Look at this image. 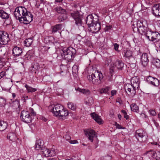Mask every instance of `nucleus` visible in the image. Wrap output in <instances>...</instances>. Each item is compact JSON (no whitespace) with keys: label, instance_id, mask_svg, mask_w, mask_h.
Segmentation results:
<instances>
[{"label":"nucleus","instance_id":"nucleus-1","mask_svg":"<svg viewBox=\"0 0 160 160\" xmlns=\"http://www.w3.org/2000/svg\"><path fill=\"white\" fill-rule=\"evenodd\" d=\"M61 55L62 58L68 62L73 60L76 55V50L72 47L64 48L62 51Z\"/></svg>","mask_w":160,"mask_h":160},{"label":"nucleus","instance_id":"nucleus-2","mask_svg":"<svg viewBox=\"0 0 160 160\" xmlns=\"http://www.w3.org/2000/svg\"><path fill=\"white\" fill-rule=\"evenodd\" d=\"M12 51V55L8 57V60L11 59L17 62L19 61L20 59L22 58L23 52L21 47L15 46Z\"/></svg>","mask_w":160,"mask_h":160},{"label":"nucleus","instance_id":"nucleus-3","mask_svg":"<svg viewBox=\"0 0 160 160\" xmlns=\"http://www.w3.org/2000/svg\"><path fill=\"white\" fill-rule=\"evenodd\" d=\"M70 17L75 21V24L77 26H82L83 24L82 19L83 15L78 11H72L70 13Z\"/></svg>","mask_w":160,"mask_h":160},{"label":"nucleus","instance_id":"nucleus-4","mask_svg":"<svg viewBox=\"0 0 160 160\" xmlns=\"http://www.w3.org/2000/svg\"><path fill=\"white\" fill-rule=\"evenodd\" d=\"M24 12L25 13H23L22 15V19L20 20V22L21 23H23L26 24H27L31 22L33 19V15L31 13L27 11V9Z\"/></svg>","mask_w":160,"mask_h":160},{"label":"nucleus","instance_id":"nucleus-5","mask_svg":"<svg viewBox=\"0 0 160 160\" xmlns=\"http://www.w3.org/2000/svg\"><path fill=\"white\" fill-rule=\"evenodd\" d=\"M96 20L95 22L92 25H91L88 28L89 31L93 33H95L98 32L101 29L100 23L98 21V18H95Z\"/></svg>","mask_w":160,"mask_h":160},{"label":"nucleus","instance_id":"nucleus-6","mask_svg":"<svg viewBox=\"0 0 160 160\" xmlns=\"http://www.w3.org/2000/svg\"><path fill=\"white\" fill-rule=\"evenodd\" d=\"M20 119L22 121L27 123H29L32 121V118L30 113L27 111L23 110L21 112Z\"/></svg>","mask_w":160,"mask_h":160},{"label":"nucleus","instance_id":"nucleus-7","mask_svg":"<svg viewBox=\"0 0 160 160\" xmlns=\"http://www.w3.org/2000/svg\"><path fill=\"white\" fill-rule=\"evenodd\" d=\"M42 154L43 156L45 157H52L55 155L57 152V150L53 148L49 149L46 148H42L41 149Z\"/></svg>","mask_w":160,"mask_h":160},{"label":"nucleus","instance_id":"nucleus-8","mask_svg":"<svg viewBox=\"0 0 160 160\" xmlns=\"http://www.w3.org/2000/svg\"><path fill=\"white\" fill-rule=\"evenodd\" d=\"M9 41L8 34L6 32L0 31V43L2 45H6Z\"/></svg>","mask_w":160,"mask_h":160},{"label":"nucleus","instance_id":"nucleus-9","mask_svg":"<svg viewBox=\"0 0 160 160\" xmlns=\"http://www.w3.org/2000/svg\"><path fill=\"white\" fill-rule=\"evenodd\" d=\"M124 65V64L122 62L117 59L115 61L113 62L111 64V71H112L113 72L115 67H117L118 69L122 70L123 67Z\"/></svg>","mask_w":160,"mask_h":160},{"label":"nucleus","instance_id":"nucleus-10","mask_svg":"<svg viewBox=\"0 0 160 160\" xmlns=\"http://www.w3.org/2000/svg\"><path fill=\"white\" fill-rule=\"evenodd\" d=\"M135 136L138 140H139V138L142 139L141 140L142 142L145 141L147 137L146 132L142 129L137 130L136 132Z\"/></svg>","mask_w":160,"mask_h":160},{"label":"nucleus","instance_id":"nucleus-11","mask_svg":"<svg viewBox=\"0 0 160 160\" xmlns=\"http://www.w3.org/2000/svg\"><path fill=\"white\" fill-rule=\"evenodd\" d=\"M137 26L138 28V32L142 35H144L148 29L144 25L143 22L141 21H138Z\"/></svg>","mask_w":160,"mask_h":160},{"label":"nucleus","instance_id":"nucleus-12","mask_svg":"<svg viewBox=\"0 0 160 160\" xmlns=\"http://www.w3.org/2000/svg\"><path fill=\"white\" fill-rule=\"evenodd\" d=\"M63 109V107L60 104H56L54 106V108H53L50 111L52 112L54 115L58 116L59 113L62 109Z\"/></svg>","mask_w":160,"mask_h":160},{"label":"nucleus","instance_id":"nucleus-13","mask_svg":"<svg viewBox=\"0 0 160 160\" xmlns=\"http://www.w3.org/2000/svg\"><path fill=\"white\" fill-rule=\"evenodd\" d=\"M152 12L153 15L156 16H160V4H157L154 5L152 8Z\"/></svg>","mask_w":160,"mask_h":160},{"label":"nucleus","instance_id":"nucleus-14","mask_svg":"<svg viewBox=\"0 0 160 160\" xmlns=\"http://www.w3.org/2000/svg\"><path fill=\"white\" fill-rule=\"evenodd\" d=\"M95 21L96 20L94 19V16L92 14L88 15L85 19V22L86 24L88 25V28L92 25Z\"/></svg>","mask_w":160,"mask_h":160},{"label":"nucleus","instance_id":"nucleus-15","mask_svg":"<svg viewBox=\"0 0 160 160\" xmlns=\"http://www.w3.org/2000/svg\"><path fill=\"white\" fill-rule=\"evenodd\" d=\"M26 8L22 6L17 7L14 12V14L15 17H18L20 15V12L22 14L25 13L24 12H26Z\"/></svg>","mask_w":160,"mask_h":160},{"label":"nucleus","instance_id":"nucleus-16","mask_svg":"<svg viewBox=\"0 0 160 160\" xmlns=\"http://www.w3.org/2000/svg\"><path fill=\"white\" fill-rule=\"evenodd\" d=\"M141 62L142 65L144 67L146 66L149 62L148 54L146 53L143 54L141 57Z\"/></svg>","mask_w":160,"mask_h":160},{"label":"nucleus","instance_id":"nucleus-17","mask_svg":"<svg viewBox=\"0 0 160 160\" xmlns=\"http://www.w3.org/2000/svg\"><path fill=\"white\" fill-rule=\"evenodd\" d=\"M69 113L68 111L63 108V109H62V110H61L59 113L58 116L62 120H64L67 118L66 117L68 116Z\"/></svg>","mask_w":160,"mask_h":160},{"label":"nucleus","instance_id":"nucleus-18","mask_svg":"<svg viewBox=\"0 0 160 160\" xmlns=\"http://www.w3.org/2000/svg\"><path fill=\"white\" fill-rule=\"evenodd\" d=\"M96 74L93 73L90 75L88 76L87 78L90 82H91L93 84L98 85L97 77H96Z\"/></svg>","mask_w":160,"mask_h":160},{"label":"nucleus","instance_id":"nucleus-19","mask_svg":"<svg viewBox=\"0 0 160 160\" xmlns=\"http://www.w3.org/2000/svg\"><path fill=\"white\" fill-rule=\"evenodd\" d=\"M151 41L154 42H158L160 40V34L157 32H153Z\"/></svg>","mask_w":160,"mask_h":160},{"label":"nucleus","instance_id":"nucleus-20","mask_svg":"<svg viewBox=\"0 0 160 160\" xmlns=\"http://www.w3.org/2000/svg\"><path fill=\"white\" fill-rule=\"evenodd\" d=\"M91 116L96 122L98 123L101 124L102 123L101 117L95 112L91 113Z\"/></svg>","mask_w":160,"mask_h":160},{"label":"nucleus","instance_id":"nucleus-21","mask_svg":"<svg viewBox=\"0 0 160 160\" xmlns=\"http://www.w3.org/2000/svg\"><path fill=\"white\" fill-rule=\"evenodd\" d=\"M148 153H150L152 154L153 158H154L156 160L160 159V151H157L155 152H154L153 150H151L147 152L146 154H147Z\"/></svg>","mask_w":160,"mask_h":160},{"label":"nucleus","instance_id":"nucleus-22","mask_svg":"<svg viewBox=\"0 0 160 160\" xmlns=\"http://www.w3.org/2000/svg\"><path fill=\"white\" fill-rule=\"evenodd\" d=\"M44 145L43 141L41 139L37 140L36 142L35 149L36 150L42 149Z\"/></svg>","mask_w":160,"mask_h":160},{"label":"nucleus","instance_id":"nucleus-23","mask_svg":"<svg viewBox=\"0 0 160 160\" xmlns=\"http://www.w3.org/2000/svg\"><path fill=\"white\" fill-rule=\"evenodd\" d=\"M67 12L66 13H64L60 14L58 18V20L59 22H63L66 20L68 18V16L67 14Z\"/></svg>","mask_w":160,"mask_h":160},{"label":"nucleus","instance_id":"nucleus-24","mask_svg":"<svg viewBox=\"0 0 160 160\" xmlns=\"http://www.w3.org/2000/svg\"><path fill=\"white\" fill-rule=\"evenodd\" d=\"M132 53L131 51L128 49L124 50L122 52V55L126 57V59L132 56Z\"/></svg>","mask_w":160,"mask_h":160},{"label":"nucleus","instance_id":"nucleus-25","mask_svg":"<svg viewBox=\"0 0 160 160\" xmlns=\"http://www.w3.org/2000/svg\"><path fill=\"white\" fill-rule=\"evenodd\" d=\"M8 126V123L2 120H0V131H3L5 130Z\"/></svg>","mask_w":160,"mask_h":160},{"label":"nucleus","instance_id":"nucleus-26","mask_svg":"<svg viewBox=\"0 0 160 160\" xmlns=\"http://www.w3.org/2000/svg\"><path fill=\"white\" fill-rule=\"evenodd\" d=\"M62 24H56L52 27V32L55 33L62 28Z\"/></svg>","mask_w":160,"mask_h":160},{"label":"nucleus","instance_id":"nucleus-27","mask_svg":"<svg viewBox=\"0 0 160 160\" xmlns=\"http://www.w3.org/2000/svg\"><path fill=\"white\" fill-rule=\"evenodd\" d=\"M33 38V37H32L29 38H26L24 41V44L25 46L28 47L30 46L32 42Z\"/></svg>","mask_w":160,"mask_h":160},{"label":"nucleus","instance_id":"nucleus-28","mask_svg":"<svg viewBox=\"0 0 160 160\" xmlns=\"http://www.w3.org/2000/svg\"><path fill=\"white\" fill-rule=\"evenodd\" d=\"M0 17L2 19H7L9 18V16L8 14L4 10L0 9Z\"/></svg>","mask_w":160,"mask_h":160},{"label":"nucleus","instance_id":"nucleus-29","mask_svg":"<svg viewBox=\"0 0 160 160\" xmlns=\"http://www.w3.org/2000/svg\"><path fill=\"white\" fill-rule=\"evenodd\" d=\"M25 87L26 88L28 93H33L35 92L37 90V89L33 88L27 84L25 85Z\"/></svg>","mask_w":160,"mask_h":160},{"label":"nucleus","instance_id":"nucleus-30","mask_svg":"<svg viewBox=\"0 0 160 160\" xmlns=\"http://www.w3.org/2000/svg\"><path fill=\"white\" fill-rule=\"evenodd\" d=\"M96 75L98 76L97 77V82L98 85L100 84L102 82V80L103 78V75L102 73H100L99 72H97L96 73Z\"/></svg>","mask_w":160,"mask_h":160},{"label":"nucleus","instance_id":"nucleus-31","mask_svg":"<svg viewBox=\"0 0 160 160\" xmlns=\"http://www.w3.org/2000/svg\"><path fill=\"white\" fill-rule=\"evenodd\" d=\"M132 87L133 89L132 90V94L134 95L136 92V90L138 89L139 87V85L138 84V83H134L131 82Z\"/></svg>","mask_w":160,"mask_h":160},{"label":"nucleus","instance_id":"nucleus-32","mask_svg":"<svg viewBox=\"0 0 160 160\" xmlns=\"http://www.w3.org/2000/svg\"><path fill=\"white\" fill-rule=\"evenodd\" d=\"M84 103L89 106L92 105L93 103V100L92 98L91 97L87 98L85 101Z\"/></svg>","mask_w":160,"mask_h":160},{"label":"nucleus","instance_id":"nucleus-33","mask_svg":"<svg viewBox=\"0 0 160 160\" xmlns=\"http://www.w3.org/2000/svg\"><path fill=\"white\" fill-rule=\"evenodd\" d=\"M54 10L58 13L60 14L63 13H66L67 12L65 9H63L60 7H57L55 8H54Z\"/></svg>","mask_w":160,"mask_h":160},{"label":"nucleus","instance_id":"nucleus-34","mask_svg":"<svg viewBox=\"0 0 160 160\" xmlns=\"http://www.w3.org/2000/svg\"><path fill=\"white\" fill-rule=\"evenodd\" d=\"M136 58L134 57H133L132 55L126 60L128 62L129 64H134L137 62V59Z\"/></svg>","mask_w":160,"mask_h":160},{"label":"nucleus","instance_id":"nucleus-35","mask_svg":"<svg viewBox=\"0 0 160 160\" xmlns=\"http://www.w3.org/2000/svg\"><path fill=\"white\" fill-rule=\"evenodd\" d=\"M154 81L155 82H156V83L157 82V78H155L154 77H152L151 76H149L146 79V81L148 83L151 85L152 84V83L153 82V81Z\"/></svg>","mask_w":160,"mask_h":160},{"label":"nucleus","instance_id":"nucleus-36","mask_svg":"<svg viewBox=\"0 0 160 160\" xmlns=\"http://www.w3.org/2000/svg\"><path fill=\"white\" fill-rule=\"evenodd\" d=\"M131 110L134 112H138L139 111L138 106L135 103H132L130 105Z\"/></svg>","mask_w":160,"mask_h":160},{"label":"nucleus","instance_id":"nucleus-37","mask_svg":"<svg viewBox=\"0 0 160 160\" xmlns=\"http://www.w3.org/2000/svg\"><path fill=\"white\" fill-rule=\"evenodd\" d=\"M153 32H152L150 30L148 29V31L145 33L144 35L147 38L149 41H151L150 37L151 38V39H152V35Z\"/></svg>","mask_w":160,"mask_h":160},{"label":"nucleus","instance_id":"nucleus-38","mask_svg":"<svg viewBox=\"0 0 160 160\" xmlns=\"http://www.w3.org/2000/svg\"><path fill=\"white\" fill-rule=\"evenodd\" d=\"M68 107L72 110H75L76 109V105L72 102H68Z\"/></svg>","mask_w":160,"mask_h":160},{"label":"nucleus","instance_id":"nucleus-39","mask_svg":"<svg viewBox=\"0 0 160 160\" xmlns=\"http://www.w3.org/2000/svg\"><path fill=\"white\" fill-rule=\"evenodd\" d=\"M16 136L15 133H10L7 135V138L11 141L14 140V138H15Z\"/></svg>","mask_w":160,"mask_h":160},{"label":"nucleus","instance_id":"nucleus-40","mask_svg":"<svg viewBox=\"0 0 160 160\" xmlns=\"http://www.w3.org/2000/svg\"><path fill=\"white\" fill-rule=\"evenodd\" d=\"M86 136L87 135H93V136H95V131L93 130H89L88 131H86L85 133Z\"/></svg>","mask_w":160,"mask_h":160},{"label":"nucleus","instance_id":"nucleus-41","mask_svg":"<svg viewBox=\"0 0 160 160\" xmlns=\"http://www.w3.org/2000/svg\"><path fill=\"white\" fill-rule=\"evenodd\" d=\"M6 105V99L2 97H0V107H4Z\"/></svg>","mask_w":160,"mask_h":160},{"label":"nucleus","instance_id":"nucleus-42","mask_svg":"<svg viewBox=\"0 0 160 160\" xmlns=\"http://www.w3.org/2000/svg\"><path fill=\"white\" fill-rule=\"evenodd\" d=\"M109 89V87H105V88H102L100 90V92L101 93H108Z\"/></svg>","mask_w":160,"mask_h":160},{"label":"nucleus","instance_id":"nucleus-43","mask_svg":"<svg viewBox=\"0 0 160 160\" xmlns=\"http://www.w3.org/2000/svg\"><path fill=\"white\" fill-rule=\"evenodd\" d=\"M153 63L157 67L159 68L160 67V60L159 59H156L154 60L153 61Z\"/></svg>","mask_w":160,"mask_h":160},{"label":"nucleus","instance_id":"nucleus-44","mask_svg":"<svg viewBox=\"0 0 160 160\" xmlns=\"http://www.w3.org/2000/svg\"><path fill=\"white\" fill-rule=\"evenodd\" d=\"M113 47L115 51L118 52H120V50L118 49L119 46V45L117 43H113Z\"/></svg>","mask_w":160,"mask_h":160},{"label":"nucleus","instance_id":"nucleus-45","mask_svg":"<svg viewBox=\"0 0 160 160\" xmlns=\"http://www.w3.org/2000/svg\"><path fill=\"white\" fill-rule=\"evenodd\" d=\"M131 82H132L134 83H138V84H140V80L138 78H137L136 77H134L133 78L132 80L131 81Z\"/></svg>","mask_w":160,"mask_h":160},{"label":"nucleus","instance_id":"nucleus-46","mask_svg":"<svg viewBox=\"0 0 160 160\" xmlns=\"http://www.w3.org/2000/svg\"><path fill=\"white\" fill-rule=\"evenodd\" d=\"M110 57H105V67L108 66L109 64V61L110 60Z\"/></svg>","mask_w":160,"mask_h":160},{"label":"nucleus","instance_id":"nucleus-47","mask_svg":"<svg viewBox=\"0 0 160 160\" xmlns=\"http://www.w3.org/2000/svg\"><path fill=\"white\" fill-rule=\"evenodd\" d=\"M117 91L115 90H113L111 91V98L113 99V97L117 95Z\"/></svg>","mask_w":160,"mask_h":160},{"label":"nucleus","instance_id":"nucleus-48","mask_svg":"<svg viewBox=\"0 0 160 160\" xmlns=\"http://www.w3.org/2000/svg\"><path fill=\"white\" fill-rule=\"evenodd\" d=\"M113 125L116 126V128L117 129H124L125 128L122 127L121 125H119L116 122H115L113 124Z\"/></svg>","mask_w":160,"mask_h":160},{"label":"nucleus","instance_id":"nucleus-49","mask_svg":"<svg viewBox=\"0 0 160 160\" xmlns=\"http://www.w3.org/2000/svg\"><path fill=\"white\" fill-rule=\"evenodd\" d=\"M78 67L76 65H74L72 67V72L73 73L76 74L78 72Z\"/></svg>","mask_w":160,"mask_h":160},{"label":"nucleus","instance_id":"nucleus-50","mask_svg":"<svg viewBox=\"0 0 160 160\" xmlns=\"http://www.w3.org/2000/svg\"><path fill=\"white\" fill-rule=\"evenodd\" d=\"M81 92L86 95H88L90 94V91L89 90L83 89L82 90Z\"/></svg>","mask_w":160,"mask_h":160},{"label":"nucleus","instance_id":"nucleus-51","mask_svg":"<svg viewBox=\"0 0 160 160\" xmlns=\"http://www.w3.org/2000/svg\"><path fill=\"white\" fill-rule=\"evenodd\" d=\"M40 67L39 64L38 63L34 64L33 65H32L31 68L32 69L34 68L35 70H38L39 69Z\"/></svg>","mask_w":160,"mask_h":160},{"label":"nucleus","instance_id":"nucleus-52","mask_svg":"<svg viewBox=\"0 0 160 160\" xmlns=\"http://www.w3.org/2000/svg\"><path fill=\"white\" fill-rule=\"evenodd\" d=\"M122 112L123 114L124 117L126 119L128 120L129 118V116L127 115V112L124 110H122L121 111Z\"/></svg>","mask_w":160,"mask_h":160},{"label":"nucleus","instance_id":"nucleus-53","mask_svg":"<svg viewBox=\"0 0 160 160\" xmlns=\"http://www.w3.org/2000/svg\"><path fill=\"white\" fill-rule=\"evenodd\" d=\"M132 28L134 32H138V28L137 26L136 27L134 24L132 25Z\"/></svg>","mask_w":160,"mask_h":160},{"label":"nucleus","instance_id":"nucleus-54","mask_svg":"<svg viewBox=\"0 0 160 160\" xmlns=\"http://www.w3.org/2000/svg\"><path fill=\"white\" fill-rule=\"evenodd\" d=\"M53 37L51 36H47L44 39V42H45L46 43H48V42L49 40H51V39H53Z\"/></svg>","mask_w":160,"mask_h":160},{"label":"nucleus","instance_id":"nucleus-55","mask_svg":"<svg viewBox=\"0 0 160 160\" xmlns=\"http://www.w3.org/2000/svg\"><path fill=\"white\" fill-rule=\"evenodd\" d=\"M28 99V96L25 94L23 95L21 97V100L24 102H26Z\"/></svg>","mask_w":160,"mask_h":160},{"label":"nucleus","instance_id":"nucleus-56","mask_svg":"<svg viewBox=\"0 0 160 160\" xmlns=\"http://www.w3.org/2000/svg\"><path fill=\"white\" fill-rule=\"evenodd\" d=\"M34 51L33 49H31L30 50H29L27 52V55H28V54L29 56L32 57L33 55V54L34 53Z\"/></svg>","mask_w":160,"mask_h":160},{"label":"nucleus","instance_id":"nucleus-57","mask_svg":"<svg viewBox=\"0 0 160 160\" xmlns=\"http://www.w3.org/2000/svg\"><path fill=\"white\" fill-rule=\"evenodd\" d=\"M13 104L15 105H17L18 108H19L20 106V100L18 99H16L13 102Z\"/></svg>","mask_w":160,"mask_h":160},{"label":"nucleus","instance_id":"nucleus-58","mask_svg":"<svg viewBox=\"0 0 160 160\" xmlns=\"http://www.w3.org/2000/svg\"><path fill=\"white\" fill-rule=\"evenodd\" d=\"M154 81V80L153 81H152L153 82H152V85L154 86H156V87L158 86L159 84V80H158L157 78V83H156V82H155Z\"/></svg>","mask_w":160,"mask_h":160},{"label":"nucleus","instance_id":"nucleus-59","mask_svg":"<svg viewBox=\"0 0 160 160\" xmlns=\"http://www.w3.org/2000/svg\"><path fill=\"white\" fill-rule=\"evenodd\" d=\"M23 58L25 60L29 59L31 57V56H29V55L28 54V55H27V53L25 55L23 54Z\"/></svg>","mask_w":160,"mask_h":160},{"label":"nucleus","instance_id":"nucleus-60","mask_svg":"<svg viewBox=\"0 0 160 160\" xmlns=\"http://www.w3.org/2000/svg\"><path fill=\"white\" fill-rule=\"evenodd\" d=\"M109 156L107 155L103 157H102L101 158V160H110Z\"/></svg>","mask_w":160,"mask_h":160},{"label":"nucleus","instance_id":"nucleus-61","mask_svg":"<svg viewBox=\"0 0 160 160\" xmlns=\"http://www.w3.org/2000/svg\"><path fill=\"white\" fill-rule=\"evenodd\" d=\"M64 138L67 141L70 140L71 139V137L70 135L68 134H66L63 136Z\"/></svg>","mask_w":160,"mask_h":160},{"label":"nucleus","instance_id":"nucleus-62","mask_svg":"<svg viewBox=\"0 0 160 160\" xmlns=\"http://www.w3.org/2000/svg\"><path fill=\"white\" fill-rule=\"evenodd\" d=\"M149 112L151 115L153 116H155L156 115V113L155 111L153 110H149Z\"/></svg>","mask_w":160,"mask_h":160},{"label":"nucleus","instance_id":"nucleus-63","mask_svg":"<svg viewBox=\"0 0 160 160\" xmlns=\"http://www.w3.org/2000/svg\"><path fill=\"white\" fill-rule=\"evenodd\" d=\"M110 30V26H108L106 25V27L104 28V31H105L106 32H109Z\"/></svg>","mask_w":160,"mask_h":160},{"label":"nucleus","instance_id":"nucleus-64","mask_svg":"<svg viewBox=\"0 0 160 160\" xmlns=\"http://www.w3.org/2000/svg\"><path fill=\"white\" fill-rule=\"evenodd\" d=\"M87 136H88V139L92 142L93 141V138L95 136L91 135H87Z\"/></svg>","mask_w":160,"mask_h":160}]
</instances>
